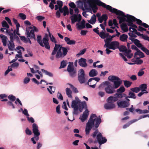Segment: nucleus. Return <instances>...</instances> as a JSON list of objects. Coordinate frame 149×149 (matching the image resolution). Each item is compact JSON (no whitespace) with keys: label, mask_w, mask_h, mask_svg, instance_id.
<instances>
[{"label":"nucleus","mask_w":149,"mask_h":149,"mask_svg":"<svg viewBox=\"0 0 149 149\" xmlns=\"http://www.w3.org/2000/svg\"><path fill=\"white\" fill-rule=\"evenodd\" d=\"M79 102H77L76 100H73L72 102L71 107L73 108H74L75 109H77V108H79L78 104H79Z\"/></svg>","instance_id":"c756f323"},{"label":"nucleus","mask_w":149,"mask_h":149,"mask_svg":"<svg viewBox=\"0 0 149 149\" xmlns=\"http://www.w3.org/2000/svg\"><path fill=\"white\" fill-rule=\"evenodd\" d=\"M41 71L42 72L45 73L46 75H47L49 77H52L53 76V74L52 73L49 72L44 69H42Z\"/></svg>","instance_id":"a18cd8bd"},{"label":"nucleus","mask_w":149,"mask_h":149,"mask_svg":"<svg viewBox=\"0 0 149 149\" xmlns=\"http://www.w3.org/2000/svg\"><path fill=\"white\" fill-rule=\"evenodd\" d=\"M141 50L146 53L147 55H149V50L146 47H142Z\"/></svg>","instance_id":"bf43d9fd"},{"label":"nucleus","mask_w":149,"mask_h":149,"mask_svg":"<svg viewBox=\"0 0 149 149\" xmlns=\"http://www.w3.org/2000/svg\"><path fill=\"white\" fill-rule=\"evenodd\" d=\"M87 3L92 9H97L96 5L107 9L108 5L102 2L100 0H87Z\"/></svg>","instance_id":"f03ea898"},{"label":"nucleus","mask_w":149,"mask_h":149,"mask_svg":"<svg viewBox=\"0 0 149 149\" xmlns=\"http://www.w3.org/2000/svg\"><path fill=\"white\" fill-rule=\"evenodd\" d=\"M119 42L117 41H113L111 42L108 45L107 48L113 50H115L119 48Z\"/></svg>","instance_id":"9d476101"},{"label":"nucleus","mask_w":149,"mask_h":149,"mask_svg":"<svg viewBox=\"0 0 149 149\" xmlns=\"http://www.w3.org/2000/svg\"><path fill=\"white\" fill-rule=\"evenodd\" d=\"M70 18L72 23L74 24L76 22L80 21L81 19V16L80 14L78 15L74 14L71 16Z\"/></svg>","instance_id":"9b49d317"},{"label":"nucleus","mask_w":149,"mask_h":149,"mask_svg":"<svg viewBox=\"0 0 149 149\" xmlns=\"http://www.w3.org/2000/svg\"><path fill=\"white\" fill-rule=\"evenodd\" d=\"M69 5L71 8H75L76 7V5L73 2H71L69 3Z\"/></svg>","instance_id":"69168bd1"},{"label":"nucleus","mask_w":149,"mask_h":149,"mask_svg":"<svg viewBox=\"0 0 149 149\" xmlns=\"http://www.w3.org/2000/svg\"><path fill=\"white\" fill-rule=\"evenodd\" d=\"M8 98L12 102H14L16 100L15 97L14 95H10L8 96Z\"/></svg>","instance_id":"3c124183"},{"label":"nucleus","mask_w":149,"mask_h":149,"mask_svg":"<svg viewBox=\"0 0 149 149\" xmlns=\"http://www.w3.org/2000/svg\"><path fill=\"white\" fill-rule=\"evenodd\" d=\"M130 16L132 18V20L134 22L136 21V23L138 24L141 26L143 24L142 21L140 19L136 18L135 17L133 16L130 15Z\"/></svg>","instance_id":"b1692460"},{"label":"nucleus","mask_w":149,"mask_h":149,"mask_svg":"<svg viewBox=\"0 0 149 149\" xmlns=\"http://www.w3.org/2000/svg\"><path fill=\"white\" fill-rule=\"evenodd\" d=\"M123 82L125 86L127 88L130 87L132 84V82L127 80H124Z\"/></svg>","instance_id":"a19ab883"},{"label":"nucleus","mask_w":149,"mask_h":149,"mask_svg":"<svg viewBox=\"0 0 149 149\" xmlns=\"http://www.w3.org/2000/svg\"><path fill=\"white\" fill-rule=\"evenodd\" d=\"M33 29L30 30L26 29V34L27 38L29 37L30 39L33 38L36 39V36L34 34V31L37 32L38 31V29L35 26L33 27Z\"/></svg>","instance_id":"423d86ee"},{"label":"nucleus","mask_w":149,"mask_h":149,"mask_svg":"<svg viewBox=\"0 0 149 149\" xmlns=\"http://www.w3.org/2000/svg\"><path fill=\"white\" fill-rule=\"evenodd\" d=\"M130 90L133 93L135 92L136 93H137L140 91L139 87H136L131 88Z\"/></svg>","instance_id":"49530a36"},{"label":"nucleus","mask_w":149,"mask_h":149,"mask_svg":"<svg viewBox=\"0 0 149 149\" xmlns=\"http://www.w3.org/2000/svg\"><path fill=\"white\" fill-rule=\"evenodd\" d=\"M7 105L9 106H12V107L13 109H15V108L14 105L12 102V101H9L8 102H7Z\"/></svg>","instance_id":"338daca9"},{"label":"nucleus","mask_w":149,"mask_h":149,"mask_svg":"<svg viewBox=\"0 0 149 149\" xmlns=\"http://www.w3.org/2000/svg\"><path fill=\"white\" fill-rule=\"evenodd\" d=\"M70 76L71 77H74L76 75L77 72V70L71 72H68Z\"/></svg>","instance_id":"8fccbe9b"},{"label":"nucleus","mask_w":149,"mask_h":149,"mask_svg":"<svg viewBox=\"0 0 149 149\" xmlns=\"http://www.w3.org/2000/svg\"><path fill=\"white\" fill-rule=\"evenodd\" d=\"M125 17H121V18H120V19L119 20V24H121L123 22H127V20L128 19L127 18V19H126Z\"/></svg>","instance_id":"5fc2aeb1"},{"label":"nucleus","mask_w":149,"mask_h":149,"mask_svg":"<svg viewBox=\"0 0 149 149\" xmlns=\"http://www.w3.org/2000/svg\"><path fill=\"white\" fill-rule=\"evenodd\" d=\"M115 105L113 103L108 102L104 105V107L106 109H111L115 108Z\"/></svg>","instance_id":"a211bd4d"},{"label":"nucleus","mask_w":149,"mask_h":149,"mask_svg":"<svg viewBox=\"0 0 149 149\" xmlns=\"http://www.w3.org/2000/svg\"><path fill=\"white\" fill-rule=\"evenodd\" d=\"M25 133L27 135H31L32 134L31 131L30 130L28 127L26 128L25 130Z\"/></svg>","instance_id":"0e129e2a"},{"label":"nucleus","mask_w":149,"mask_h":149,"mask_svg":"<svg viewBox=\"0 0 149 149\" xmlns=\"http://www.w3.org/2000/svg\"><path fill=\"white\" fill-rule=\"evenodd\" d=\"M56 3L60 7V8H63L62 7L63 5V2L61 1L57 0L56 1Z\"/></svg>","instance_id":"e2e57ef3"},{"label":"nucleus","mask_w":149,"mask_h":149,"mask_svg":"<svg viewBox=\"0 0 149 149\" xmlns=\"http://www.w3.org/2000/svg\"><path fill=\"white\" fill-rule=\"evenodd\" d=\"M63 13V15L64 16L69 15V9L67 6H64L62 9H60L59 10H58L56 11V17L58 18H59L61 17V13Z\"/></svg>","instance_id":"0eeeda50"},{"label":"nucleus","mask_w":149,"mask_h":149,"mask_svg":"<svg viewBox=\"0 0 149 149\" xmlns=\"http://www.w3.org/2000/svg\"><path fill=\"white\" fill-rule=\"evenodd\" d=\"M76 70H77L76 69L74 68L72 63V65L69 64L68 65L67 68V71L68 72H71Z\"/></svg>","instance_id":"c85d7f7f"},{"label":"nucleus","mask_w":149,"mask_h":149,"mask_svg":"<svg viewBox=\"0 0 149 149\" xmlns=\"http://www.w3.org/2000/svg\"><path fill=\"white\" fill-rule=\"evenodd\" d=\"M89 111L86 109L83 112L82 115L80 116L79 119L82 122H84L87 119L89 115Z\"/></svg>","instance_id":"ddd939ff"},{"label":"nucleus","mask_w":149,"mask_h":149,"mask_svg":"<svg viewBox=\"0 0 149 149\" xmlns=\"http://www.w3.org/2000/svg\"><path fill=\"white\" fill-rule=\"evenodd\" d=\"M97 72L95 69L91 70L89 72V75L91 77H94L96 76L97 74Z\"/></svg>","instance_id":"a878e982"},{"label":"nucleus","mask_w":149,"mask_h":149,"mask_svg":"<svg viewBox=\"0 0 149 149\" xmlns=\"http://www.w3.org/2000/svg\"><path fill=\"white\" fill-rule=\"evenodd\" d=\"M99 35L101 38L104 39L106 38L105 33L103 31L100 32Z\"/></svg>","instance_id":"052dcab7"},{"label":"nucleus","mask_w":149,"mask_h":149,"mask_svg":"<svg viewBox=\"0 0 149 149\" xmlns=\"http://www.w3.org/2000/svg\"><path fill=\"white\" fill-rule=\"evenodd\" d=\"M117 104L118 107L120 108H123L129 107V103L125 101H118L117 102Z\"/></svg>","instance_id":"4468645a"},{"label":"nucleus","mask_w":149,"mask_h":149,"mask_svg":"<svg viewBox=\"0 0 149 149\" xmlns=\"http://www.w3.org/2000/svg\"><path fill=\"white\" fill-rule=\"evenodd\" d=\"M119 50L121 52H125L127 50V48L125 46L122 45L119 48Z\"/></svg>","instance_id":"603ef678"},{"label":"nucleus","mask_w":149,"mask_h":149,"mask_svg":"<svg viewBox=\"0 0 149 149\" xmlns=\"http://www.w3.org/2000/svg\"><path fill=\"white\" fill-rule=\"evenodd\" d=\"M107 10H109L110 12L112 13L116 14V15H117L126 17L127 18V17L128 16L130 15L128 14L125 15L124 13L123 12L120 10H118L116 9L112 8L111 6L109 5H108Z\"/></svg>","instance_id":"39448f33"},{"label":"nucleus","mask_w":149,"mask_h":149,"mask_svg":"<svg viewBox=\"0 0 149 149\" xmlns=\"http://www.w3.org/2000/svg\"><path fill=\"white\" fill-rule=\"evenodd\" d=\"M49 36L50 37V40L52 42H54L55 43H56L57 42H56V39H55V38L54 37V36L52 35H51V34L49 35Z\"/></svg>","instance_id":"4d7b16f0"},{"label":"nucleus","mask_w":149,"mask_h":149,"mask_svg":"<svg viewBox=\"0 0 149 149\" xmlns=\"http://www.w3.org/2000/svg\"><path fill=\"white\" fill-rule=\"evenodd\" d=\"M135 62H136V63L138 64H141L143 62V61L142 60L139 59L138 58H137Z\"/></svg>","instance_id":"774afa93"},{"label":"nucleus","mask_w":149,"mask_h":149,"mask_svg":"<svg viewBox=\"0 0 149 149\" xmlns=\"http://www.w3.org/2000/svg\"><path fill=\"white\" fill-rule=\"evenodd\" d=\"M43 43L44 44L47 43L49 42V39L47 37L44 38L42 39Z\"/></svg>","instance_id":"680f3d73"},{"label":"nucleus","mask_w":149,"mask_h":149,"mask_svg":"<svg viewBox=\"0 0 149 149\" xmlns=\"http://www.w3.org/2000/svg\"><path fill=\"white\" fill-rule=\"evenodd\" d=\"M138 55L140 58H143L145 57V55L142 52L139 50L136 52L134 54V57L136 55Z\"/></svg>","instance_id":"e433bc0d"},{"label":"nucleus","mask_w":149,"mask_h":149,"mask_svg":"<svg viewBox=\"0 0 149 149\" xmlns=\"http://www.w3.org/2000/svg\"><path fill=\"white\" fill-rule=\"evenodd\" d=\"M86 60L85 59L81 58L79 61V64L81 66L83 67L87 66V64L86 63Z\"/></svg>","instance_id":"f3484780"},{"label":"nucleus","mask_w":149,"mask_h":149,"mask_svg":"<svg viewBox=\"0 0 149 149\" xmlns=\"http://www.w3.org/2000/svg\"><path fill=\"white\" fill-rule=\"evenodd\" d=\"M49 88L50 89L47 88V89L50 94H52L55 91V87L53 86H49Z\"/></svg>","instance_id":"4c0bfd02"},{"label":"nucleus","mask_w":149,"mask_h":149,"mask_svg":"<svg viewBox=\"0 0 149 149\" xmlns=\"http://www.w3.org/2000/svg\"><path fill=\"white\" fill-rule=\"evenodd\" d=\"M125 91V88L123 86H122L119 89L117 90V92L118 93H123Z\"/></svg>","instance_id":"c03bdc74"},{"label":"nucleus","mask_w":149,"mask_h":149,"mask_svg":"<svg viewBox=\"0 0 149 149\" xmlns=\"http://www.w3.org/2000/svg\"><path fill=\"white\" fill-rule=\"evenodd\" d=\"M67 95L68 97L72 98V91L70 90V88H67L65 89Z\"/></svg>","instance_id":"c9c22d12"},{"label":"nucleus","mask_w":149,"mask_h":149,"mask_svg":"<svg viewBox=\"0 0 149 149\" xmlns=\"http://www.w3.org/2000/svg\"><path fill=\"white\" fill-rule=\"evenodd\" d=\"M59 49H61V50L62 49L63 51V53L62 54H63V57L65 56L68 52V51L67 48L66 47L61 46Z\"/></svg>","instance_id":"ea45409f"},{"label":"nucleus","mask_w":149,"mask_h":149,"mask_svg":"<svg viewBox=\"0 0 149 149\" xmlns=\"http://www.w3.org/2000/svg\"><path fill=\"white\" fill-rule=\"evenodd\" d=\"M2 26L4 27H6V28L8 29L9 27V26L5 20H4L2 22Z\"/></svg>","instance_id":"09e8293b"},{"label":"nucleus","mask_w":149,"mask_h":149,"mask_svg":"<svg viewBox=\"0 0 149 149\" xmlns=\"http://www.w3.org/2000/svg\"><path fill=\"white\" fill-rule=\"evenodd\" d=\"M115 88L112 85L110 86L109 85L107 86H106L104 88V90L106 93L108 94H112L116 92L114 89Z\"/></svg>","instance_id":"f8f14e48"},{"label":"nucleus","mask_w":149,"mask_h":149,"mask_svg":"<svg viewBox=\"0 0 149 149\" xmlns=\"http://www.w3.org/2000/svg\"><path fill=\"white\" fill-rule=\"evenodd\" d=\"M100 80V78L99 77H94L90 79L87 83V84L89 86L93 88H95L97 82Z\"/></svg>","instance_id":"6e6552de"},{"label":"nucleus","mask_w":149,"mask_h":149,"mask_svg":"<svg viewBox=\"0 0 149 149\" xmlns=\"http://www.w3.org/2000/svg\"><path fill=\"white\" fill-rule=\"evenodd\" d=\"M137 120H138L137 119H134L128 122L127 123H126V124H125L123 125V128L124 129L126 128L127 127H128L130 125H131L133 123L136 122Z\"/></svg>","instance_id":"7c9ffc66"},{"label":"nucleus","mask_w":149,"mask_h":149,"mask_svg":"<svg viewBox=\"0 0 149 149\" xmlns=\"http://www.w3.org/2000/svg\"><path fill=\"white\" fill-rule=\"evenodd\" d=\"M121 28L125 32L128 31V27L125 23H123L121 25Z\"/></svg>","instance_id":"72a5a7b5"},{"label":"nucleus","mask_w":149,"mask_h":149,"mask_svg":"<svg viewBox=\"0 0 149 149\" xmlns=\"http://www.w3.org/2000/svg\"><path fill=\"white\" fill-rule=\"evenodd\" d=\"M32 131L34 135L39 136L40 133L38 130V127L36 123H33L32 125Z\"/></svg>","instance_id":"2eb2a0df"},{"label":"nucleus","mask_w":149,"mask_h":149,"mask_svg":"<svg viewBox=\"0 0 149 149\" xmlns=\"http://www.w3.org/2000/svg\"><path fill=\"white\" fill-rule=\"evenodd\" d=\"M37 41L38 43L42 47H44V45L42 41V38L41 36L38 35L37 36Z\"/></svg>","instance_id":"473e14b6"},{"label":"nucleus","mask_w":149,"mask_h":149,"mask_svg":"<svg viewBox=\"0 0 149 149\" xmlns=\"http://www.w3.org/2000/svg\"><path fill=\"white\" fill-rule=\"evenodd\" d=\"M18 15L21 19L22 20H24L26 18V15L24 13H20Z\"/></svg>","instance_id":"6e6d98bb"},{"label":"nucleus","mask_w":149,"mask_h":149,"mask_svg":"<svg viewBox=\"0 0 149 149\" xmlns=\"http://www.w3.org/2000/svg\"><path fill=\"white\" fill-rule=\"evenodd\" d=\"M145 69L144 68H143L140 70L138 73V75L139 77L142 76L144 74V72L143 71V70Z\"/></svg>","instance_id":"864d4df0"},{"label":"nucleus","mask_w":149,"mask_h":149,"mask_svg":"<svg viewBox=\"0 0 149 149\" xmlns=\"http://www.w3.org/2000/svg\"><path fill=\"white\" fill-rule=\"evenodd\" d=\"M109 79L113 82V87L115 89L118 88L121 84L122 81L118 77L115 76H110Z\"/></svg>","instance_id":"20e7f679"},{"label":"nucleus","mask_w":149,"mask_h":149,"mask_svg":"<svg viewBox=\"0 0 149 149\" xmlns=\"http://www.w3.org/2000/svg\"><path fill=\"white\" fill-rule=\"evenodd\" d=\"M0 38L1 39L2 42L3 46H6L7 45V37L2 34L0 35Z\"/></svg>","instance_id":"5701e85b"},{"label":"nucleus","mask_w":149,"mask_h":149,"mask_svg":"<svg viewBox=\"0 0 149 149\" xmlns=\"http://www.w3.org/2000/svg\"><path fill=\"white\" fill-rule=\"evenodd\" d=\"M69 84L71 88L72 89L74 93H77L78 92V91L77 88H75L73 86V85L70 84Z\"/></svg>","instance_id":"de8ad7c7"},{"label":"nucleus","mask_w":149,"mask_h":149,"mask_svg":"<svg viewBox=\"0 0 149 149\" xmlns=\"http://www.w3.org/2000/svg\"><path fill=\"white\" fill-rule=\"evenodd\" d=\"M93 138H95L96 136V139L97 141L95 140L94 143H95L97 142L100 146L102 144H104L107 141V139L105 137L103 136L102 133L99 132L97 130H95L93 132L92 135Z\"/></svg>","instance_id":"7ed1b4c3"},{"label":"nucleus","mask_w":149,"mask_h":149,"mask_svg":"<svg viewBox=\"0 0 149 149\" xmlns=\"http://www.w3.org/2000/svg\"><path fill=\"white\" fill-rule=\"evenodd\" d=\"M88 22L92 24H95L96 22V16L95 14H93L91 17L90 20H88Z\"/></svg>","instance_id":"393cba45"},{"label":"nucleus","mask_w":149,"mask_h":149,"mask_svg":"<svg viewBox=\"0 0 149 149\" xmlns=\"http://www.w3.org/2000/svg\"><path fill=\"white\" fill-rule=\"evenodd\" d=\"M139 88L140 91L142 92L145 91L146 90L147 88V85L145 84H143L139 85Z\"/></svg>","instance_id":"cd10ccee"},{"label":"nucleus","mask_w":149,"mask_h":149,"mask_svg":"<svg viewBox=\"0 0 149 149\" xmlns=\"http://www.w3.org/2000/svg\"><path fill=\"white\" fill-rule=\"evenodd\" d=\"M118 100L116 96H110L107 99V102L112 103L117 101Z\"/></svg>","instance_id":"aec40b11"},{"label":"nucleus","mask_w":149,"mask_h":149,"mask_svg":"<svg viewBox=\"0 0 149 149\" xmlns=\"http://www.w3.org/2000/svg\"><path fill=\"white\" fill-rule=\"evenodd\" d=\"M39 136H35L34 135V137L31 138V141L33 142L34 144L36 143V142L35 140L36 141H38L39 139Z\"/></svg>","instance_id":"79ce46f5"},{"label":"nucleus","mask_w":149,"mask_h":149,"mask_svg":"<svg viewBox=\"0 0 149 149\" xmlns=\"http://www.w3.org/2000/svg\"><path fill=\"white\" fill-rule=\"evenodd\" d=\"M108 19L107 15L106 14H103L100 17L98 18V21L100 23H101L103 21L106 19Z\"/></svg>","instance_id":"4be33fe9"},{"label":"nucleus","mask_w":149,"mask_h":149,"mask_svg":"<svg viewBox=\"0 0 149 149\" xmlns=\"http://www.w3.org/2000/svg\"><path fill=\"white\" fill-rule=\"evenodd\" d=\"M112 40V38L110 37L109 36L108 38H107L106 39L104 40L105 44L104 45V47H108V45L110 43L111 41Z\"/></svg>","instance_id":"bb28decb"},{"label":"nucleus","mask_w":149,"mask_h":149,"mask_svg":"<svg viewBox=\"0 0 149 149\" xmlns=\"http://www.w3.org/2000/svg\"><path fill=\"white\" fill-rule=\"evenodd\" d=\"M128 36L127 35L123 34L120 37V40L122 42H126L127 41L128 38Z\"/></svg>","instance_id":"2f4dec72"},{"label":"nucleus","mask_w":149,"mask_h":149,"mask_svg":"<svg viewBox=\"0 0 149 149\" xmlns=\"http://www.w3.org/2000/svg\"><path fill=\"white\" fill-rule=\"evenodd\" d=\"M68 64V62L66 60H63L61 63V65L59 68V69H61L65 68Z\"/></svg>","instance_id":"f704fd0d"},{"label":"nucleus","mask_w":149,"mask_h":149,"mask_svg":"<svg viewBox=\"0 0 149 149\" xmlns=\"http://www.w3.org/2000/svg\"><path fill=\"white\" fill-rule=\"evenodd\" d=\"M84 71L83 69H80L78 73V79L80 83L83 84L85 82L86 79Z\"/></svg>","instance_id":"1a4fd4ad"},{"label":"nucleus","mask_w":149,"mask_h":149,"mask_svg":"<svg viewBox=\"0 0 149 149\" xmlns=\"http://www.w3.org/2000/svg\"><path fill=\"white\" fill-rule=\"evenodd\" d=\"M78 104L79 109L81 112H82L85 106L86 105V102L85 101H81L80 102H79Z\"/></svg>","instance_id":"412c9836"},{"label":"nucleus","mask_w":149,"mask_h":149,"mask_svg":"<svg viewBox=\"0 0 149 149\" xmlns=\"http://www.w3.org/2000/svg\"><path fill=\"white\" fill-rule=\"evenodd\" d=\"M130 16L127 17L128 19L127 20V22L128 23L127 25L128 26H131L135 28H137V26L135 24H134L133 22V21L132 20V19Z\"/></svg>","instance_id":"dca6fc26"},{"label":"nucleus","mask_w":149,"mask_h":149,"mask_svg":"<svg viewBox=\"0 0 149 149\" xmlns=\"http://www.w3.org/2000/svg\"><path fill=\"white\" fill-rule=\"evenodd\" d=\"M36 18L39 21L41 22L45 19L44 17L40 15H38L36 17Z\"/></svg>","instance_id":"13d9d810"},{"label":"nucleus","mask_w":149,"mask_h":149,"mask_svg":"<svg viewBox=\"0 0 149 149\" xmlns=\"http://www.w3.org/2000/svg\"><path fill=\"white\" fill-rule=\"evenodd\" d=\"M56 56L57 58H59L63 57V54H62V53L61 52V49H59L58 50Z\"/></svg>","instance_id":"37998d69"},{"label":"nucleus","mask_w":149,"mask_h":149,"mask_svg":"<svg viewBox=\"0 0 149 149\" xmlns=\"http://www.w3.org/2000/svg\"><path fill=\"white\" fill-rule=\"evenodd\" d=\"M128 97H130V98H132L134 99H135L136 98L135 94L133 92L129 91L128 93Z\"/></svg>","instance_id":"58836bf2"},{"label":"nucleus","mask_w":149,"mask_h":149,"mask_svg":"<svg viewBox=\"0 0 149 149\" xmlns=\"http://www.w3.org/2000/svg\"><path fill=\"white\" fill-rule=\"evenodd\" d=\"M101 122V120L100 116L97 118L95 114H91L88 122L86 124L85 130L86 134H89L90 131L94 126H95V129L97 128Z\"/></svg>","instance_id":"f257e3e1"},{"label":"nucleus","mask_w":149,"mask_h":149,"mask_svg":"<svg viewBox=\"0 0 149 149\" xmlns=\"http://www.w3.org/2000/svg\"><path fill=\"white\" fill-rule=\"evenodd\" d=\"M9 50L10 51H13L16 50V49L15 48V45L13 42H11V41H8V44L7 45Z\"/></svg>","instance_id":"6ab92c4d"}]
</instances>
